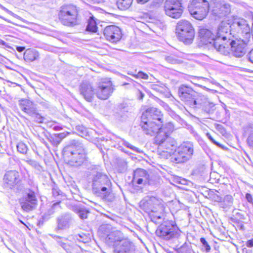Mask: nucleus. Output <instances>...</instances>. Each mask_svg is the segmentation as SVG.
<instances>
[{
  "mask_svg": "<svg viewBox=\"0 0 253 253\" xmlns=\"http://www.w3.org/2000/svg\"><path fill=\"white\" fill-rule=\"evenodd\" d=\"M18 105L20 110L31 117L34 121L38 123L43 122L44 118L38 112L37 104L34 102L29 99H22L19 101Z\"/></svg>",
  "mask_w": 253,
  "mask_h": 253,
  "instance_id": "ddd939ff",
  "label": "nucleus"
},
{
  "mask_svg": "<svg viewBox=\"0 0 253 253\" xmlns=\"http://www.w3.org/2000/svg\"><path fill=\"white\" fill-rule=\"evenodd\" d=\"M155 121H148V120H141L140 126L143 132L147 135L153 136L157 134H158L161 126L162 125L159 124L155 123Z\"/></svg>",
  "mask_w": 253,
  "mask_h": 253,
  "instance_id": "5701e85b",
  "label": "nucleus"
},
{
  "mask_svg": "<svg viewBox=\"0 0 253 253\" xmlns=\"http://www.w3.org/2000/svg\"><path fill=\"white\" fill-rule=\"evenodd\" d=\"M165 59L168 62L172 64H176L179 63V60L175 59L172 56H166Z\"/></svg>",
  "mask_w": 253,
  "mask_h": 253,
  "instance_id": "58836bf2",
  "label": "nucleus"
},
{
  "mask_svg": "<svg viewBox=\"0 0 253 253\" xmlns=\"http://www.w3.org/2000/svg\"><path fill=\"white\" fill-rule=\"evenodd\" d=\"M141 120H148V121H155V123L162 125L163 114L158 109L154 107H150L143 112Z\"/></svg>",
  "mask_w": 253,
  "mask_h": 253,
  "instance_id": "aec40b11",
  "label": "nucleus"
},
{
  "mask_svg": "<svg viewBox=\"0 0 253 253\" xmlns=\"http://www.w3.org/2000/svg\"><path fill=\"white\" fill-rule=\"evenodd\" d=\"M221 199H222V198L221 197H219V201H221Z\"/></svg>",
  "mask_w": 253,
  "mask_h": 253,
  "instance_id": "e2e57ef3",
  "label": "nucleus"
},
{
  "mask_svg": "<svg viewBox=\"0 0 253 253\" xmlns=\"http://www.w3.org/2000/svg\"><path fill=\"white\" fill-rule=\"evenodd\" d=\"M149 0H137L138 3L141 4H144L147 2H148Z\"/></svg>",
  "mask_w": 253,
  "mask_h": 253,
  "instance_id": "13d9d810",
  "label": "nucleus"
},
{
  "mask_svg": "<svg viewBox=\"0 0 253 253\" xmlns=\"http://www.w3.org/2000/svg\"><path fill=\"white\" fill-rule=\"evenodd\" d=\"M176 33L178 39L185 44L192 43L195 32L191 24L186 20H181L177 25Z\"/></svg>",
  "mask_w": 253,
  "mask_h": 253,
  "instance_id": "9b49d317",
  "label": "nucleus"
},
{
  "mask_svg": "<svg viewBox=\"0 0 253 253\" xmlns=\"http://www.w3.org/2000/svg\"><path fill=\"white\" fill-rule=\"evenodd\" d=\"M206 135L208 137V138L210 140V141H211L214 144L216 145L217 146H220V144L213 139V138L211 136V134L210 133H207L206 134Z\"/></svg>",
  "mask_w": 253,
  "mask_h": 253,
  "instance_id": "09e8293b",
  "label": "nucleus"
},
{
  "mask_svg": "<svg viewBox=\"0 0 253 253\" xmlns=\"http://www.w3.org/2000/svg\"><path fill=\"white\" fill-rule=\"evenodd\" d=\"M74 211L77 213L82 219L87 218L89 211L84 206H76L74 208Z\"/></svg>",
  "mask_w": 253,
  "mask_h": 253,
  "instance_id": "c85d7f7f",
  "label": "nucleus"
},
{
  "mask_svg": "<svg viewBox=\"0 0 253 253\" xmlns=\"http://www.w3.org/2000/svg\"><path fill=\"white\" fill-rule=\"evenodd\" d=\"M124 169L126 168L127 163L124 160H121Z\"/></svg>",
  "mask_w": 253,
  "mask_h": 253,
  "instance_id": "bf43d9fd",
  "label": "nucleus"
},
{
  "mask_svg": "<svg viewBox=\"0 0 253 253\" xmlns=\"http://www.w3.org/2000/svg\"><path fill=\"white\" fill-rule=\"evenodd\" d=\"M246 245L248 247H253V239L251 240H248L247 242Z\"/></svg>",
  "mask_w": 253,
  "mask_h": 253,
  "instance_id": "5fc2aeb1",
  "label": "nucleus"
},
{
  "mask_svg": "<svg viewBox=\"0 0 253 253\" xmlns=\"http://www.w3.org/2000/svg\"><path fill=\"white\" fill-rule=\"evenodd\" d=\"M241 218L242 219H245V218L244 217V216H243L242 217H241Z\"/></svg>",
  "mask_w": 253,
  "mask_h": 253,
  "instance_id": "69168bd1",
  "label": "nucleus"
},
{
  "mask_svg": "<svg viewBox=\"0 0 253 253\" xmlns=\"http://www.w3.org/2000/svg\"><path fill=\"white\" fill-rule=\"evenodd\" d=\"M121 232L116 231L108 235L111 243H113L114 253H136L133 243L128 239L123 238Z\"/></svg>",
  "mask_w": 253,
  "mask_h": 253,
  "instance_id": "39448f33",
  "label": "nucleus"
},
{
  "mask_svg": "<svg viewBox=\"0 0 253 253\" xmlns=\"http://www.w3.org/2000/svg\"><path fill=\"white\" fill-rule=\"evenodd\" d=\"M233 198L230 195H226L223 198V202L227 205H230L232 203Z\"/></svg>",
  "mask_w": 253,
  "mask_h": 253,
  "instance_id": "a19ab883",
  "label": "nucleus"
},
{
  "mask_svg": "<svg viewBox=\"0 0 253 253\" xmlns=\"http://www.w3.org/2000/svg\"><path fill=\"white\" fill-rule=\"evenodd\" d=\"M73 222L74 218L71 213H63L56 218L57 226L55 228V231L58 232L60 230L67 229L73 224Z\"/></svg>",
  "mask_w": 253,
  "mask_h": 253,
  "instance_id": "412c9836",
  "label": "nucleus"
},
{
  "mask_svg": "<svg viewBox=\"0 0 253 253\" xmlns=\"http://www.w3.org/2000/svg\"><path fill=\"white\" fill-rule=\"evenodd\" d=\"M220 26L217 33V42H222L218 52L227 55L231 51L234 56L241 57L246 53V45L249 39H242L230 29L229 24Z\"/></svg>",
  "mask_w": 253,
  "mask_h": 253,
  "instance_id": "f257e3e1",
  "label": "nucleus"
},
{
  "mask_svg": "<svg viewBox=\"0 0 253 253\" xmlns=\"http://www.w3.org/2000/svg\"><path fill=\"white\" fill-rule=\"evenodd\" d=\"M49 141L54 146H57L61 142L56 134H54L48 137Z\"/></svg>",
  "mask_w": 253,
  "mask_h": 253,
  "instance_id": "f704fd0d",
  "label": "nucleus"
},
{
  "mask_svg": "<svg viewBox=\"0 0 253 253\" xmlns=\"http://www.w3.org/2000/svg\"><path fill=\"white\" fill-rule=\"evenodd\" d=\"M39 58V53L35 49H27L24 53V59L26 62H33Z\"/></svg>",
  "mask_w": 253,
  "mask_h": 253,
  "instance_id": "bb28decb",
  "label": "nucleus"
},
{
  "mask_svg": "<svg viewBox=\"0 0 253 253\" xmlns=\"http://www.w3.org/2000/svg\"><path fill=\"white\" fill-rule=\"evenodd\" d=\"M151 211H153V212H154V211H155V209H154V210H153V209H152V210H151Z\"/></svg>",
  "mask_w": 253,
  "mask_h": 253,
  "instance_id": "0e129e2a",
  "label": "nucleus"
},
{
  "mask_svg": "<svg viewBox=\"0 0 253 253\" xmlns=\"http://www.w3.org/2000/svg\"><path fill=\"white\" fill-rule=\"evenodd\" d=\"M210 6L207 0H193L188 6V10L195 19L202 20L207 16Z\"/></svg>",
  "mask_w": 253,
  "mask_h": 253,
  "instance_id": "f8f14e48",
  "label": "nucleus"
},
{
  "mask_svg": "<svg viewBox=\"0 0 253 253\" xmlns=\"http://www.w3.org/2000/svg\"><path fill=\"white\" fill-rule=\"evenodd\" d=\"M84 236L85 235L84 234H78L77 236V239L80 242L85 243L87 242L88 239H87V238H86L85 239L84 238Z\"/></svg>",
  "mask_w": 253,
  "mask_h": 253,
  "instance_id": "de8ad7c7",
  "label": "nucleus"
},
{
  "mask_svg": "<svg viewBox=\"0 0 253 253\" xmlns=\"http://www.w3.org/2000/svg\"><path fill=\"white\" fill-rule=\"evenodd\" d=\"M54 129L55 130H59L61 129V127L58 126H54Z\"/></svg>",
  "mask_w": 253,
  "mask_h": 253,
  "instance_id": "052dcab7",
  "label": "nucleus"
},
{
  "mask_svg": "<svg viewBox=\"0 0 253 253\" xmlns=\"http://www.w3.org/2000/svg\"><path fill=\"white\" fill-rule=\"evenodd\" d=\"M225 24H229V23L224 21L221 22L218 26L215 34H213L211 30L208 29H200L199 31V37L201 43L203 45L214 48L218 51L219 45L221 44L222 42H217V33L219 28H221L220 26H225Z\"/></svg>",
  "mask_w": 253,
  "mask_h": 253,
  "instance_id": "6e6552de",
  "label": "nucleus"
},
{
  "mask_svg": "<svg viewBox=\"0 0 253 253\" xmlns=\"http://www.w3.org/2000/svg\"><path fill=\"white\" fill-rule=\"evenodd\" d=\"M4 180L11 188L17 185L20 181L19 172L16 170H9L6 172Z\"/></svg>",
  "mask_w": 253,
  "mask_h": 253,
  "instance_id": "a878e982",
  "label": "nucleus"
},
{
  "mask_svg": "<svg viewBox=\"0 0 253 253\" xmlns=\"http://www.w3.org/2000/svg\"><path fill=\"white\" fill-rule=\"evenodd\" d=\"M174 129V126L173 123L171 122H169L167 123L163 127L161 126L160 131L158 133L163 132L165 133V135H168V136H169V134L173 131Z\"/></svg>",
  "mask_w": 253,
  "mask_h": 253,
  "instance_id": "7c9ffc66",
  "label": "nucleus"
},
{
  "mask_svg": "<svg viewBox=\"0 0 253 253\" xmlns=\"http://www.w3.org/2000/svg\"><path fill=\"white\" fill-rule=\"evenodd\" d=\"M181 2V0H166L164 6L166 15L173 18H180L183 11Z\"/></svg>",
  "mask_w": 253,
  "mask_h": 253,
  "instance_id": "4468645a",
  "label": "nucleus"
},
{
  "mask_svg": "<svg viewBox=\"0 0 253 253\" xmlns=\"http://www.w3.org/2000/svg\"><path fill=\"white\" fill-rule=\"evenodd\" d=\"M194 145L190 141L183 142L176 148L171 158V162L179 164L190 160L194 154Z\"/></svg>",
  "mask_w": 253,
  "mask_h": 253,
  "instance_id": "9d476101",
  "label": "nucleus"
},
{
  "mask_svg": "<svg viewBox=\"0 0 253 253\" xmlns=\"http://www.w3.org/2000/svg\"><path fill=\"white\" fill-rule=\"evenodd\" d=\"M0 44L5 45L6 44V42L4 41L0 40Z\"/></svg>",
  "mask_w": 253,
  "mask_h": 253,
  "instance_id": "680f3d73",
  "label": "nucleus"
},
{
  "mask_svg": "<svg viewBox=\"0 0 253 253\" xmlns=\"http://www.w3.org/2000/svg\"><path fill=\"white\" fill-rule=\"evenodd\" d=\"M178 95L181 101L193 108H195L196 104H199L200 97L205 99L203 95L195 91L191 86L182 84L178 89Z\"/></svg>",
  "mask_w": 253,
  "mask_h": 253,
  "instance_id": "1a4fd4ad",
  "label": "nucleus"
},
{
  "mask_svg": "<svg viewBox=\"0 0 253 253\" xmlns=\"http://www.w3.org/2000/svg\"><path fill=\"white\" fill-rule=\"evenodd\" d=\"M200 241L201 243L203 244V247L205 248L206 251L208 252L211 250V247L210 245L208 244L206 240L204 238H201L200 239Z\"/></svg>",
  "mask_w": 253,
  "mask_h": 253,
  "instance_id": "79ce46f5",
  "label": "nucleus"
},
{
  "mask_svg": "<svg viewBox=\"0 0 253 253\" xmlns=\"http://www.w3.org/2000/svg\"><path fill=\"white\" fill-rule=\"evenodd\" d=\"M184 247V245H183V246L181 247V249H182Z\"/></svg>",
  "mask_w": 253,
  "mask_h": 253,
  "instance_id": "338daca9",
  "label": "nucleus"
},
{
  "mask_svg": "<svg viewBox=\"0 0 253 253\" xmlns=\"http://www.w3.org/2000/svg\"><path fill=\"white\" fill-rule=\"evenodd\" d=\"M114 90L111 81L109 79H103L98 83L95 94L98 98L106 100L111 95Z\"/></svg>",
  "mask_w": 253,
  "mask_h": 253,
  "instance_id": "f3484780",
  "label": "nucleus"
},
{
  "mask_svg": "<svg viewBox=\"0 0 253 253\" xmlns=\"http://www.w3.org/2000/svg\"><path fill=\"white\" fill-rule=\"evenodd\" d=\"M17 148L19 152L23 154H26L28 149L27 145L22 142H19L17 144Z\"/></svg>",
  "mask_w": 253,
  "mask_h": 253,
  "instance_id": "c9c22d12",
  "label": "nucleus"
},
{
  "mask_svg": "<svg viewBox=\"0 0 253 253\" xmlns=\"http://www.w3.org/2000/svg\"><path fill=\"white\" fill-rule=\"evenodd\" d=\"M155 143L158 145V152L162 158L168 159L172 157L177 148L176 141L163 132L158 133L154 138Z\"/></svg>",
  "mask_w": 253,
  "mask_h": 253,
  "instance_id": "20e7f679",
  "label": "nucleus"
},
{
  "mask_svg": "<svg viewBox=\"0 0 253 253\" xmlns=\"http://www.w3.org/2000/svg\"><path fill=\"white\" fill-rule=\"evenodd\" d=\"M86 29L87 31L93 33L97 32V27L96 26V23L93 18H90L88 20Z\"/></svg>",
  "mask_w": 253,
  "mask_h": 253,
  "instance_id": "72a5a7b5",
  "label": "nucleus"
},
{
  "mask_svg": "<svg viewBox=\"0 0 253 253\" xmlns=\"http://www.w3.org/2000/svg\"><path fill=\"white\" fill-rule=\"evenodd\" d=\"M163 215L154 214L151 217V220L157 224L161 223L162 221L163 222Z\"/></svg>",
  "mask_w": 253,
  "mask_h": 253,
  "instance_id": "e433bc0d",
  "label": "nucleus"
},
{
  "mask_svg": "<svg viewBox=\"0 0 253 253\" xmlns=\"http://www.w3.org/2000/svg\"><path fill=\"white\" fill-rule=\"evenodd\" d=\"M133 0H118L117 5L119 9L124 10L128 9L131 5Z\"/></svg>",
  "mask_w": 253,
  "mask_h": 253,
  "instance_id": "473e14b6",
  "label": "nucleus"
},
{
  "mask_svg": "<svg viewBox=\"0 0 253 253\" xmlns=\"http://www.w3.org/2000/svg\"><path fill=\"white\" fill-rule=\"evenodd\" d=\"M122 141L123 142V144H124L126 147H127L128 148H130V149L133 150L134 151H135V152H138V153L140 152V151L139 150L138 148H136V147H135L134 146H133L132 145H131L128 142L125 141L124 139H122Z\"/></svg>",
  "mask_w": 253,
  "mask_h": 253,
  "instance_id": "4c0bfd02",
  "label": "nucleus"
},
{
  "mask_svg": "<svg viewBox=\"0 0 253 253\" xmlns=\"http://www.w3.org/2000/svg\"><path fill=\"white\" fill-rule=\"evenodd\" d=\"M133 181L139 185H152L156 184L155 177L149 174L142 169H137L133 172Z\"/></svg>",
  "mask_w": 253,
  "mask_h": 253,
  "instance_id": "dca6fc26",
  "label": "nucleus"
},
{
  "mask_svg": "<svg viewBox=\"0 0 253 253\" xmlns=\"http://www.w3.org/2000/svg\"><path fill=\"white\" fill-rule=\"evenodd\" d=\"M63 155L68 159V164L71 166L79 167L87 160V152L79 140H71L64 148Z\"/></svg>",
  "mask_w": 253,
  "mask_h": 253,
  "instance_id": "7ed1b4c3",
  "label": "nucleus"
},
{
  "mask_svg": "<svg viewBox=\"0 0 253 253\" xmlns=\"http://www.w3.org/2000/svg\"><path fill=\"white\" fill-rule=\"evenodd\" d=\"M50 236L67 253H77V251L80 249L76 245L69 243L68 239L66 238L55 235H50Z\"/></svg>",
  "mask_w": 253,
  "mask_h": 253,
  "instance_id": "b1692460",
  "label": "nucleus"
},
{
  "mask_svg": "<svg viewBox=\"0 0 253 253\" xmlns=\"http://www.w3.org/2000/svg\"><path fill=\"white\" fill-rule=\"evenodd\" d=\"M52 193H53V196L54 197H56L59 195H61L62 192L57 187L54 186L52 188Z\"/></svg>",
  "mask_w": 253,
  "mask_h": 253,
  "instance_id": "a18cd8bd",
  "label": "nucleus"
},
{
  "mask_svg": "<svg viewBox=\"0 0 253 253\" xmlns=\"http://www.w3.org/2000/svg\"><path fill=\"white\" fill-rule=\"evenodd\" d=\"M37 199L33 191H30L19 199V203L22 209L26 211H29L35 209L37 205Z\"/></svg>",
  "mask_w": 253,
  "mask_h": 253,
  "instance_id": "6ab92c4d",
  "label": "nucleus"
},
{
  "mask_svg": "<svg viewBox=\"0 0 253 253\" xmlns=\"http://www.w3.org/2000/svg\"><path fill=\"white\" fill-rule=\"evenodd\" d=\"M203 97L205 98V99H201L202 98L200 97V99H199L200 103L196 104L195 108H202L205 112L210 113L213 106L208 101L207 98L205 95H203Z\"/></svg>",
  "mask_w": 253,
  "mask_h": 253,
  "instance_id": "cd10ccee",
  "label": "nucleus"
},
{
  "mask_svg": "<svg viewBox=\"0 0 253 253\" xmlns=\"http://www.w3.org/2000/svg\"><path fill=\"white\" fill-rule=\"evenodd\" d=\"M103 34L107 40L113 43L119 41L122 37L120 29L115 25L106 26L104 29Z\"/></svg>",
  "mask_w": 253,
  "mask_h": 253,
  "instance_id": "4be33fe9",
  "label": "nucleus"
},
{
  "mask_svg": "<svg viewBox=\"0 0 253 253\" xmlns=\"http://www.w3.org/2000/svg\"><path fill=\"white\" fill-rule=\"evenodd\" d=\"M210 5L212 14L218 18L225 17L231 12L230 5L224 0H211Z\"/></svg>",
  "mask_w": 253,
  "mask_h": 253,
  "instance_id": "2eb2a0df",
  "label": "nucleus"
},
{
  "mask_svg": "<svg viewBox=\"0 0 253 253\" xmlns=\"http://www.w3.org/2000/svg\"><path fill=\"white\" fill-rule=\"evenodd\" d=\"M76 130L80 132L81 134L80 135H86L87 133L86 129V128L84 127L83 126H76Z\"/></svg>",
  "mask_w": 253,
  "mask_h": 253,
  "instance_id": "37998d69",
  "label": "nucleus"
},
{
  "mask_svg": "<svg viewBox=\"0 0 253 253\" xmlns=\"http://www.w3.org/2000/svg\"><path fill=\"white\" fill-rule=\"evenodd\" d=\"M156 235L165 240L178 239L181 232L175 222L172 220H164L156 231Z\"/></svg>",
  "mask_w": 253,
  "mask_h": 253,
  "instance_id": "0eeeda50",
  "label": "nucleus"
},
{
  "mask_svg": "<svg viewBox=\"0 0 253 253\" xmlns=\"http://www.w3.org/2000/svg\"><path fill=\"white\" fill-rule=\"evenodd\" d=\"M136 77L144 80H147L148 78V76L146 74L142 72H139L136 75Z\"/></svg>",
  "mask_w": 253,
  "mask_h": 253,
  "instance_id": "49530a36",
  "label": "nucleus"
},
{
  "mask_svg": "<svg viewBox=\"0 0 253 253\" xmlns=\"http://www.w3.org/2000/svg\"><path fill=\"white\" fill-rule=\"evenodd\" d=\"M230 29L232 33H235L233 29H237L238 33L241 32V34L243 36V39H249L251 37V29L250 26L247 21L244 19H238L235 20L231 25L229 24Z\"/></svg>",
  "mask_w": 253,
  "mask_h": 253,
  "instance_id": "a211bd4d",
  "label": "nucleus"
},
{
  "mask_svg": "<svg viewBox=\"0 0 253 253\" xmlns=\"http://www.w3.org/2000/svg\"><path fill=\"white\" fill-rule=\"evenodd\" d=\"M138 93L139 94L138 95V98L140 100L142 99L144 96V94L139 90H138Z\"/></svg>",
  "mask_w": 253,
  "mask_h": 253,
  "instance_id": "6e6d98bb",
  "label": "nucleus"
},
{
  "mask_svg": "<svg viewBox=\"0 0 253 253\" xmlns=\"http://www.w3.org/2000/svg\"><path fill=\"white\" fill-rule=\"evenodd\" d=\"M246 198L248 202L251 203L253 205V198L251 194L247 193L246 194Z\"/></svg>",
  "mask_w": 253,
  "mask_h": 253,
  "instance_id": "603ef678",
  "label": "nucleus"
},
{
  "mask_svg": "<svg viewBox=\"0 0 253 253\" xmlns=\"http://www.w3.org/2000/svg\"><path fill=\"white\" fill-rule=\"evenodd\" d=\"M112 229L111 225L109 224H103L99 228V230L106 236V241L109 242L110 243H111V240L108 238V235L113 232L117 231V230L112 231Z\"/></svg>",
  "mask_w": 253,
  "mask_h": 253,
  "instance_id": "c756f323",
  "label": "nucleus"
},
{
  "mask_svg": "<svg viewBox=\"0 0 253 253\" xmlns=\"http://www.w3.org/2000/svg\"><path fill=\"white\" fill-rule=\"evenodd\" d=\"M25 49V47L24 46H16V50L19 52H22Z\"/></svg>",
  "mask_w": 253,
  "mask_h": 253,
  "instance_id": "4d7b16f0",
  "label": "nucleus"
},
{
  "mask_svg": "<svg viewBox=\"0 0 253 253\" xmlns=\"http://www.w3.org/2000/svg\"><path fill=\"white\" fill-rule=\"evenodd\" d=\"M58 16L60 21L64 25L74 27L79 24V9L73 4H66L61 6Z\"/></svg>",
  "mask_w": 253,
  "mask_h": 253,
  "instance_id": "423d86ee",
  "label": "nucleus"
},
{
  "mask_svg": "<svg viewBox=\"0 0 253 253\" xmlns=\"http://www.w3.org/2000/svg\"><path fill=\"white\" fill-rule=\"evenodd\" d=\"M147 203L151 205H154L155 206H159L160 204V201L157 199L156 198L154 197H152L150 198L149 201H148Z\"/></svg>",
  "mask_w": 253,
  "mask_h": 253,
  "instance_id": "ea45409f",
  "label": "nucleus"
},
{
  "mask_svg": "<svg viewBox=\"0 0 253 253\" xmlns=\"http://www.w3.org/2000/svg\"><path fill=\"white\" fill-rule=\"evenodd\" d=\"M247 143L250 147L253 148V131L248 136Z\"/></svg>",
  "mask_w": 253,
  "mask_h": 253,
  "instance_id": "c03bdc74",
  "label": "nucleus"
},
{
  "mask_svg": "<svg viewBox=\"0 0 253 253\" xmlns=\"http://www.w3.org/2000/svg\"><path fill=\"white\" fill-rule=\"evenodd\" d=\"M89 179L94 194L106 202H111L114 200L111 180L99 166H95L91 169Z\"/></svg>",
  "mask_w": 253,
  "mask_h": 253,
  "instance_id": "f03ea898",
  "label": "nucleus"
},
{
  "mask_svg": "<svg viewBox=\"0 0 253 253\" xmlns=\"http://www.w3.org/2000/svg\"><path fill=\"white\" fill-rule=\"evenodd\" d=\"M86 1L91 4H99L104 2V0H86Z\"/></svg>",
  "mask_w": 253,
  "mask_h": 253,
  "instance_id": "8fccbe9b",
  "label": "nucleus"
},
{
  "mask_svg": "<svg viewBox=\"0 0 253 253\" xmlns=\"http://www.w3.org/2000/svg\"><path fill=\"white\" fill-rule=\"evenodd\" d=\"M60 202H57L54 203L44 213L42 216V218L44 220H47L50 218V216L53 214L55 212V208L56 207L59 206Z\"/></svg>",
  "mask_w": 253,
  "mask_h": 253,
  "instance_id": "2f4dec72",
  "label": "nucleus"
},
{
  "mask_svg": "<svg viewBox=\"0 0 253 253\" xmlns=\"http://www.w3.org/2000/svg\"><path fill=\"white\" fill-rule=\"evenodd\" d=\"M58 137H59L60 140L61 141L63 139L65 138L67 135L69 134L68 132H63V133H56Z\"/></svg>",
  "mask_w": 253,
  "mask_h": 253,
  "instance_id": "3c124183",
  "label": "nucleus"
},
{
  "mask_svg": "<svg viewBox=\"0 0 253 253\" xmlns=\"http://www.w3.org/2000/svg\"><path fill=\"white\" fill-rule=\"evenodd\" d=\"M80 94L88 102L93 100L95 92L92 84L87 82H83L80 86Z\"/></svg>",
  "mask_w": 253,
  "mask_h": 253,
  "instance_id": "393cba45",
  "label": "nucleus"
},
{
  "mask_svg": "<svg viewBox=\"0 0 253 253\" xmlns=\"http://www.w3.org/2000/svg\"><path fill=\"white\" fill-rule=\"evenodd\" d=\"M248 58L249 61L253 63V49L249 53Z\"/></svg>",
  "mask_w": 253,
  "mask_h": 253,
  "instance_id": "864d4df0",
  "label": "nucleus"
}]
</instances>
